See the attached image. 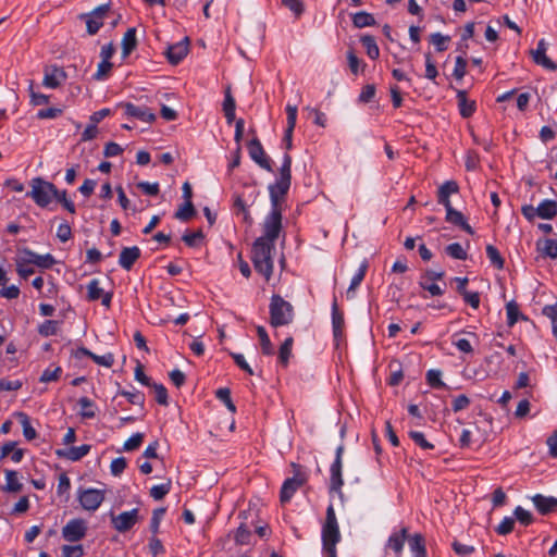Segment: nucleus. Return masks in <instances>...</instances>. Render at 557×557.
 Wrapping results in <instances>:
<instances>
[{
	"mask_svg": "<svg viewBox=\"0 0 557 557\" xmlns=\"http://www.w3.org/2000/svg\"><path fill=\"white\" fill-rule=\"evenodd\" d=\"M292 185V157L286 152L283 156L278 177L268 186L271 210L264 219L262 228L265 243H275L282 231V214L285 209L286 197Z\"/></svg>",
	"mask_w": 557,
	"mask_h": 557,
	"instance_id": "f257e3e1",
	"label": "nucleus"
},
{
	"mask_svg": "<svg viewBox=\"0 0 557 557\" xmlns=\"http://www.w3.org/2000/svg\"><path fill=\"white\" fill-rule=\"evenodd\" d=\"M322 553L324 557H337V544L342 541L339 524L332 504L326 508L321 529Z\"/></svg>",
	"mask_w": 557,
	"mask_h": 557,
	"instance_id": "f03ea898",
	"label": "nucleus"
},
{
	"mask_svg": "<svg viewBox=\"0 0 557 557\" xmlns=\"http://www.w3.org/2000/svg\"><path fill=\"white\" fill-rule=\"evenodd\" d=\"M273 250L274 244L265 243L263 239H256L252 246L251 260L253 267L258 273L265 277L267 281L270 280L273 273Z\"/></svg>",
	"mask_w": 557,
	"mask_h": 557,
	"instance_id": "7ed1b4c3",
	"label": "nucleus"
},
{
	"mask_svg": "<svg viewBox=\"0 0 557 557\" xmlns=\"http://www.w3.org/2000/svg\"><path fill=\"white\" fill-rule=\"evenodd\" d=\"M269 312V322L273 327L288 325L294 320V307L290 302L276 294L272 295L271 297Z\"/></svg>",
	"mask_w": 557,
	"mask_h": 557,
	"instance_id": "20e7f679",
	"label": "nucleus"
},
{
	"mask_svg": "<svg viewBox=\"0 0 557 557\" xmlns=\"http://www.w3.org/2000/svg\"><path fill=\"white\" fill-rule=\"evenodd\" d=\"M30 187L32 189L26 193V196L30 197L40 208H46L52 200V193H57L55 185L41 177H34L30 181Z\"/></svg>",
	"mask_w": 557,
	"mask_h": 557,
	"instance_id": "39448f33",
	"label": "nucleus"
},
{
	"mask_svg": "<svg viewBox=\"0 0 557 557\" xmlns=\"http://www.w3.org/2000/svg\"><path fill=\"white\" fill-rule=\"evenodd\" d=\"M292 467L294 468V476L286 479L280 491L282 504L288 503L297 490L307 482V476L301 472L300 467L296 463H292Z\"/></svg>",
	"mask_w": 557,
	"mask_h": 557,
	"instance_id": "423d86ee",
	"label": "nucleus"
},
{
	"mask_svg": "<svg viewBox=\"0 0 557 557\" xmlns=\"http://www.w3.org/2000/svg\"><path fill=\"white\" fill-rule=\"evenodd\" d=\"M110 8V3L101 4L95 8L91 12L81 15V18L86 22L87 33L89 35H96L99 32Z\"/></svg>",
	"mask_w": 557,
	"mask_h": 557,
	"instance_id": "0eeeda50",
	"label": "nucleus"
},
{
	"mask_svg": "<svg viewBox=\"0 0 557 557\" xmlns=\"http://www.w3.org/2000/svg\"><path fill=\"white\" fill-rule=\"evenodd\" d=\"M77 498L81 506L88 511L97 510L104 500V492L97 488H79Z\"/></svg>",
	"mask_w": 557,
	"mask_h": 557,
	"instance_id": "6e6552de",
	"label": "nucleus"
},
{
	"mask_svg": "<svg viewBox=\"0 0 557 557\" xmlns=\"http://www.w3.org/2000/svg\"><path fill=\"white\" fill-rule=\"evenodd\" d=\"M343 454H344V445L341 444L336 448L335 460L333 461V463L331 465V468H330V473H331L330 491L337 492L339 494H342L341 490H342V486L344 485V480H343V475H342Z\"/></svg>",
	"mask_w": 557,
	"mask_h": 557,
	"instance_id": "1a4fd4ad",
	"label": "nucleus"
},
{
	"mask_svg": "<svg viewBox=\"0 0 557 557\" xmlns=\"http://www.w3.org/2000/svg\"><path fill=\"white\" fill-rule=\"evenodd\" d=\"M248 152L250 158L263 170L268 172H273L272 161L265 154V151L260 143V140L255 137L248 143Z\"/></svg>",
	"mask_w": 557,
	"mask_h": 557,
	"instance_id": "9d476101",
	"label": "nucleus"
},
{
	"mask_svg": "<svg viewBox=\"0 0 557 557\" xmlns=\"http://www.w3.org/2000/svg\"><path fill=\"white\" fill-rule=\"evenodd\" d=\"M87 523L84 519H72L62 529V536L67 542H78L85 537Z\"/></svg>",
	"mask_w": 557,
	"mask_h": 557,
	"instance_id": "9b49d317",
	"label": "nucleus"
},
{
	"mask_svg": "<svg viewBox=\"0 0 557 557\" xmlns=\"http://www.w3.org/2000/svg\"><path fill=\"white\" fill-rule=\"evenodd\" d=\"M138 512L139 510L134 508L129 511L121 512L117 516L112 513L111 521L113 528L121 533L129 531L138 521Z\"/></svg>",
	"mask_w": 557,
	"mask_h": 557,
	"instance_id": "f8f14e48",
	"label": "nucleus"
},
{
	"mask_svg": "<svg viewBox=\"0 0 557 557\" xmlns=\"http://www.w3.org/2000/svg\"><path fill=\"white\" fill-rule=\"evenodd\" d=\"M188 51H189V39H188V37H185L180 42L170 45L166 48L165 55H166L168 61L172 65H176L187 55Z\"/></svg>",
	"mask_w": 557,
	"mask_h": 557,
	"instance_id": "ddd939ff",
	"label": "nucleus"
},
{
	"mask_svg": "<svg viewBox=\"0 0 557 557\" xmlns=\"http://www.w3.org/2000/svg\"><path fill=\"white\" fill-rule=\"evenodd\" d=\"M547 45L544 39L537 42L535 50H531L533 61L549 71H557V64L546 55Z\"/></svg>",
	"mask_w": 557,
	"mask_h": 557,
	"instance_id": "4468645a",
	"label": "nucleus"
},
{
	"mask_svg": "<svg viewBox=\"0 0 557 557\" xmlns=\"http://www.w3.org/2000/svg\"><path fill=\"white\" fill-rule=\"evenodd\" d=\"M121 106L124 108L125 114L127 116L135 117L147 123H151L156 120V114L152 113L147 107H138L131 102H126Z\"/></svg>",
	"mask_w": 557,
	"mask_h": 557,
	"instance_id": "2eb2a0df",
	"label": "nucleus"
},
{
	"mask_svg": "<svg viewBox=\"0 0 557 557\" xmlns=\"http://www.w3.org/2000/svg\"><path fill=\"white\" fill-rule=\"evenodd\" d=\"M536 510L545 516L554 512L557 509V498L553 496H545L542 494H535L531 497Z\"/></svg>",
	"mask_w": 557,
	"mask_h": 557,
	"instance_id": "dca6fc26",
	"label": "nucleus"
},
{
	"mask_svg": "<svg viewBox=\"0 0 557 557\" xmlns=\"http://www.w3.org/2000/svg\"><path fill=\"white\" fill-rule=\"evenodd\" d=\"M141 251L137 246L124 247L119 257V264L126 271H129L134 263L140 258Z\"/></svg>",
	"mask_w": 557,
	"mask_h": 557,
	"instance_id": "f3484780",
	"label": "nucleus"
},
{
	"mask_svg": "<svg viewBox=\"0 0 557 557\" xmlns=\"http://www.w3.org/2000/svg\"><path fill=\"white\" fill-rule=\"evenodd\" d=\"M91 449V446L88 444H83L81 446H73L67 449H57L55 455L59 458H64L71 461H78L83 457H85Z\"/></svg>",
	"mask_w": 557,
	"mask_h": 557,
	"instance_id": "a211bd4d",
	"label": "nucleus"
},
{
	"mask_svg": "<svg viewBox=\"0 0 557 557\" xmlns=\"http://www.w3.org/2000/svg\"><path fill=\"white\" fill-rule=\"evenodd\" d=\"M408 537V528L403 527L398 532H393L386 543V547L394 550L399 557L403 553L405 542Z\"/></svg>",
	"mask_w": 557,
	"mask_h": 557,
	"instance_id": "6ab92c4d",
	"label": "nucleus"
},
{
	"mask_svg": "<svg viewBox=\"0 0 557 557\" xmlns=\"http://www.w3.org/2000/svg\"><path fill=\"white\" fill-rule=\"evenodd\" d=\"M456 98L460 115L465 119L472 116L476 110L475 101L468 99L467 91L461 89L457 90Z\"/></svg>",
	"mask_w": 557,
	"mask_h": 557,
	"instance_id": "aec40b11",
	"label": "nucleus"
},
{
	"mask_svg": "<svg viewBox=\"0 0 557 557\" xmlns=\"http://www.w3.org/2000/svg\"><path fill=\"white\" fill-rule=\"evenodd\" d=\"M66 79V73L63 69L52 67L50 71L45 72L42 85L47 88H57L63 81Z\"/></svg>",
	"mask_w": 557,
	"mask_h": 557,
	"instance_id": "412c9836",
	"label": "nucleus"
},
{
	"mask_svg": "<svg viewBox=\"0 0 557 557\" xmlns=\"http://www.w3.org/2000/svg\"><path fill=\"white\" fill-rule=\"evenodd\" d=\"M459 191V186L455 181H446L443 185L440 186L437 191V202L443 205L444 207H448L450 205V195L457 194Z\"/></svg>",
	"mask_w": 557,
	"mask_h": 557,
	"instance_id": "4be33fe9",
	"label": "nucleus"
},
{
	"mask_svg": "<svg viewBox=\"0 0 557 557\" xmlns=\"http://www.w3.org/2000/svg\"><path fill=\"white\" fill-rule=\"evenodd\" d=\"M23 253L25 256L30 257V259H27V261H32L33 264H35L41 269H50L55 263L53 256L50 253L38 255L28 248L23 249Z\"/></svg>",
	"mask_w": 557,
	"mask_h": 557,
	"instance_id": "5701e85b",
	"label": "nucleus"
},
{
	"mask_svg": "<svg viewBox=\"0 0 557 557\" xmlns=\"http://www.w3.org/2000/svg\"><path fill=\"white\" fill-rule=\"evenodd\" d=\"M223 112L228 125L235 121L236 102L232 95L231 86H227L224 91Z\"/></svg>",
	"mask_w": 557,
	"mask_h": 557,
	"instance_id": "b1692460",
	"label": "nucleus"
},
{
	"mask_svg": "<svg viewBox=\"0 0 557 557\" xmlns=\"http://www.w3.org/2000/svg\"><path fill=\"white\" fill-rule=\"evenodd\" d=\"M409 547L414 557H425L426 546L425 539L421 533H414L407 537Z\"/></svg>",
	"mask_w": 557,
	"mask_h": 557,
	"instance_id": "393cba45",
	"label": "nucleus"
},
{
	"mask_svg": "<svg viewBox=\"0 0 557 557\" xmlns=\"http://www.w3.org/2000/svg\"><path fill=\"white\" fill-rule=\"evenodd\" d=\"M345 321H344V314L339 311L337 300L334 298L332 304V326H333V334L335 338H338L343 334V327H344Z\"/></svg>",
	"mask_w": 557,
	"mask_h": 557,
	"instance_id": "a878e982",
	"label": "nucleus"
},
{
	"mask_svg": "<svg viewBox=\"0 0 557 557\" xmlns=\"http://www.w3.org/2000/svg\"><path fill=\"white\" fill-rule=\"evenodd\" d=\"M537 216L550 220L557 214V202L555 200L546 199L543 200L539 207H536Z\"/></svg>",
	"mask_w": 557,
	"mask_h": 557,
	"instance_id": "bb28decb",
	"label": "nucleus"
},
{
	"mask_svg": "<svg viewBox=\"0 0 557 557\" xmlns=\"http://www.w3.org/2000/svg\"><path fill=\"white\" fill-rule=\"evenodd\" d=\"M137 47L136 28H128L122 38V53L124 57L131 54V52Z\"/></svg>",
	"mask_w": 557,
	"mask_h": 557,
	"instance_id": "cd10ccee",
	"label": "nucleus"
},
{
	"mask_svg": "<svg viewBox=\"0 0 557 557\" xmlns=\"http://www.w3.org/2000/svg\"><path fill=\"white\" fill-rule=\"evenodd\" d=\"M506 313H507V325L512 327L519 319L528 320L525 315H523L519 310V305L511 300L506 305Z\"/></svg>",
	"mask_w": 557,
	"mask_h": 557,
	"instance_id": "c85d7f7f",
	"label": "nucleus"
},
{
	"mask_svg": "<svg viewBox=\"0 0 557 557\" xmlns=\"http://www.w3.org/2000/svg\"><path fill=\"white\" fill-rule=\"evenodd\" d=\"M16 417L23 428V435L27 441H33L37 437L36 430L32 426L29 417L25 412H16Z\"/></svg>",
	"mask_w": 557,
	"mask_h": 557,
	"instance_id": "c756f323",
	"label": "nucleus"
},
{
	"mask_svg": "<svg viewBox=\"0 0 557 557\" xmlns=\"http://www.w3.org/2000/svg\"><path fill=\"white\" fill-rule=\"evenodd\" d=\"M375 23L374 16L366 11H360L352 15V24L357 28L373 26Z\"/></svg>",
	"mask_w": 557,
	"mask_h": 557,
	"instance_id": "7c9ffc66",
	"label": "nucleus"
},
{
	"mask_svg": "<svg viewBox=\"0 0 557 557\" xmlns=\"http://www.w3.org/2000/svg\"><path fill=\"white\" fill-rule=\"evenodd\" d=\"M360 41L366 48L368 57L372 60H376L380 55V49L376 45L375 38L371 35H363Z\"/></svg>",
	"mask_w": 557,
	"mask_h": 557,
	"instance_id": "2f4dec72",
	"label": "nucleus"
},
{
	"mask_svg": "<svg viewBox=\"0 0 557 557\" xmlns=\"http://www.w3.org/2000/svg\"><path fill=\"white\" fill-rule=\"evenodd\" d=\"M257 335L260 341V346L263 355L271 356L274 354V347L270 341V337L265 329L261 325L257 326Z\"/></svg>",
	"mask_w": 557,
	"mask_h": 557,
	"instance_id": "473e14b6",
	"label": "nucleus"
},
{
	"mask_svg": "<svg viewBox=\"0 0 557 557\" xmlns=\"http://www.w3.org/2000/svg\"><path fill=\"white\" fill-rule=\"evenodd\" d=\"M5 480L7 484L3 487L4 491L10 493H17L22 491V483H20L17 478V472L14 470H5Z\"/></svg>",
	"mask_w": 557,
	"mask_h": 557,
	"instance_id": "72a5a7b5",
	"label": "nucleus"
},
{
	"mask_svg": "<svg viewBox=\"0 0 557 557\" xmlns=\"http://www.w3.org/2000/svg\"><path fill=\"white\" fill-rule=\"evenodd\" d=\"M196 214L195 207L191 201H185L174 213V218L181 221H189Z\"/></svg>",
	"mask_w": 557,
	"mask_h": 557,
	"instance_id": "f704fd0d",
	"label": "nucleus"
},
{
	"mask_svg": "<svg viewBox=\"0 0 557 557\" xmlns=\"http://www.w3.org/2000/svg\"><path fill=\"white\" fill-rule=\"evenodd\" d=\"M486 256L494 268H496L497 270H502L504 268L505 260L495 246H486Z\"/></svg>",
	"mask_w": 557,
	"mask_h": 557,
	"instance_id": "c9c22d12",
	"label": "nucleus"
},
{
	"mask_svg": "<svg viewBox=\"0 0 557 557\" xmlns=\"http://www.w3.org/2000/svg\"><path fill=\"white\" fill-rule=\"evenodd\" d=\"M294 339L293 337H287L283 342L278 350V361L286 367L288 364L289 358L292 356Z\"/></svg>",
	"mask_w": 557,
	"mask_h": 557,
	"instance_id": "e433bc0d",
	"label": "nucleus"
},
{
	"mask_svg": "<svg viewBox=\"0 0 557 557\" xmlns=\"http://www.w3.org/2000/svg\"><path fill=\"white\" fill-rule=\"evenodd\" d=\"M59 321L46 320L38 326V333L44 337L53 336L59 332Z\"/></svg>",
	"mask_w": 557,
	"mask_h": 557,
	"instance_id": "4c0bfd02",
	"label": "nucleus"
},
{
	"mask_svg": "<svg viewBox=\"0 0 557 557\" xmlns=\"http://www.w3.org/2000/svg\"><path fill=\"white\" fill-rule=\"evenodd\" d=\"M119 395L125 397L129 404L139 406L141 409H144L145 395L141 392H129L126 389H121L119 391Z\"/></svg>",
	"mask_w": 557,
	"mask_h": 557,
	"instance_id": "58836bf2",
	"label": "nucleus"
},
{
	"mask_svg": "<svg viewBox=\"0 0 557 557\" xmlns=\"http://www.w3.org/2000/svg\"><path fill=\"white\" fill-rule=\"evenodd\" d=\"M368 270V264L366 262L361 263L358 271L355 273V275L351 278L350 285L347 289V295L349 296L351 293L355 292V289L361 284L363 281L366 273Z\"/></svg>",
	"mask_w": 557,
	"mask_h": 557,
	"instance_id": "ea45409f",
	"label": "nucleus"
},
{
	"mask_svg": "<svg viewBox=\"0 0 557 557\" xmlns=\"http://www.w3.org/2000/svg\"><path fill=\"white\" fill-rule=\"evenodd\" d=\"M78 405L81 406L82 410L79 414L85 419H92L96 416V412L94 410L95 403L89 399L88 397H82L78 399Z\"/></svg>",
	"mask_w": 557,
	"mask_h": 557,
	"instance_id": "a19ab883",
	"label": "nucleus"
},
{
	"mask_svg": "<svg viewBox=\"0 0 557 557\" xmlns=\"http://www.w3.org/2000/svg\"><path fill=\"white\" fill-rule=\"evenodd\" d=\"M32 261H27L24 257H17L16 259V272L22 278H27L34 273V269L30 267Z\"/></svg>",
	"mask_w": 557,
	"mask_h": 557,
	"instance_id": "79ce46f5",
	"label": "nucleus"
},
{
	"mask_svg": "<svg viewBox=\"0 0 557 557\" xmlns=\"http://www.w3.org/2000/svg\"><path fill=\"white\" fill-rule=\"evenodd\" d=\"M171 487H172L171 480H168V482L159 484V485H153L150 488V496L154 500H161L166 494L170 493Z\"/></svg>",
	"mask_w": 557,
	"mask_h": 557,
	"instance_id": "37998d69",
	"label": "nucleus"
},
{
	"mask_svg": "<svg viewBox=\"0 0 557 557\" xmlns=\"http://www.w3.org/2000/svg\"><path fill=\"white\" fill-rule=\"evenodd\" d=\"M445 209H446L445 220L448 223L457 225V226H460L461 224H463V222L466 221L463 214L460 211L454 209L451 203L448 205V207H445Z\"/></svg>",
	"mask_w": 557,
	"mask_h": 557,
	"instance_id": "c03bdc74",
	"label": "nucleus"
},
{
	"mask_svg": "<svg viewBox=\"0 0 557 557\" xmlns=\"http://www.w3.org/2000/svg\"><path fill=\"white\" fill-rule=\"evenodd\" d=\"M104 294L103 289L99 286L97 278L91 280L87 285V299L96 301Z\"/></svg>",
	"mask_w": 557,
	"mask_h": 557,
	"instance_id": "a18cd8bd",
	"label": "nucleus"
},
{
	"mask_svg": "<svg viewBox=\"0 0 557 557\" xmlns=\"http://www.w3.org/2000/svg\"><path fill=\"white\" fill-rule=\"evenodd\" d=\"M215 396L218 399H220L222 403H224V405L231 412L234 413L236 411V406L234 405V403L232 400L230 388H227V387L219 388L215 392Z\"/></svg>",
	"mask_w": 557,
	"mask_h": 557,
	"instance_id": "49530a36",
	"label": "nucleus"
},
{
	"mask_svg": "<svg viewBox=\"0 0 557 557\" xmlns=\"http://www.w3.org/2000/svg\"><path fill=\"white\" fill-rule=\"evenodd\" d=\"M205 234L201 230H197L195 232H187L182 236V240L188 247H197L199 245V242H201Z\"/></svg>",
	"mask_w": 557,
	"mask_h": 557,
	"instance_id": "de8ad7c7",
	"label": "nucleus"
},
{
	"mask_svg": "<svg viewBox=\"0 0 557 557\" xmlns=\"http://www.w3.org/2000/svg\"><path fill=\"white\" fill-rule=\"evenodd\" d=\"M446 253L457 260H466L468 255L459 243H453L446 246Z\"/></svg>",
	"mask_w": 557,
	"mask_h": 557,
	"instance_id": "09e8293b",
	"label": "nucleus"
},
{
	"mask_svg": "<svg viewBox=\"0 0 557 557\" xmlns=\"http://www.w3.org/2000/svg\"><path fill=\"white\" fill-rule=\"evenodd\" d=\"M53 197L57 201H59L70 213H75V205L72 200L67 198L66 190H59L57 188V193H52Z\"/></svg>",
	"mask_w": 557,
	"mask_h": 557,
	"instance_id": "8fccbe9b",
	"label": "nucleus"
},
{
	"mask_svg": "<svg viewBox=\"0 0 557 557\" xmlns=\"http://www.w3.org/2000/svg\"><path fill=\"white\" fill-rule=\"evenodd\" d=\"M515 518L524 527H528L534 522L532 513L521 506H518L513 510Z\"/></svg>",
	"mask_w": 557,
	"mask_h": 557,
	"instance_id": "3c124183",
	"label": "nucleus"
},
{
	"mask_svg": "<svg viewBox=\"0 0 557 557\" xmlns=\"http://www.w3.org/2000/svg\"><path fill=\"white\" fill-rule=\"evenodd\" d=\"M449 40V36H444L441 33H434L430 36V41L435 46V49L438 52L447 50V42Z\"/></svg>",
	"mask_w": 557,
	"mask_h": 557,
	"instance_id": "603ef678",
	"label": "nucleus"
},
{
	"mask_svg": "<svg viewBox=\"0 0 557 557\" xmlns=\"http://www.w3.org/2000/svg\"><path fill=\"white\" fill-rule=\"evenodd\" d=\"M442 372L440 370H429L426 372V382L433 388H443L445 383L441 380Z\"/></svg>",
	"mask_w": 557,
	"mask_h": 557,
	"instance_id": "864d4df0",
	"label": "nucleus"
},
{
	"mask_svg": "<svg viewBox=\"0 0 557 557\" xmlns=\"http://www.w3.org/2000/svg\"><path fill=\"white\" fill-rule=\"evenodd\" d=\"M250 530L245 524H240L235 533V542L239 545H248L250 543Z\"/></svg>",
	"mask_w": 557,
	"mask_h": 557,
	"instance_id": "5fc2aeb1",
	"label": "nucleus"
},
{
	"mask_svg": "<svg viewBox=\"0 0 557 557\" xmlns=\"http://www.w3.org/2000/svg\"><path fill=\"white\" fill-rule=\"evenodd\" d=\"M144 437V433H134L128 440L125 441L123 449L125 451H133L137 449L141 445Z\"/></svg>",
	"mask_w": 557,
	"mask_h": 557,
	"instance_id": "6e6d98bb",
	"label": "nucleus"
},
{
	"mask_svg": "<svg viewBox=\"0 0 557 557\" xmlns=\"http://www.w3.org/2000/svg\"><path fill=\"white\" fill-rule=\"evenodd\" d=\"M466 74H467V60L462 55H459L456 58L453 76L456 79L460 81L466 76Z\"/></svg>",
	"mask_w": 557,
	"mask_h": 557,
	"instance_id": "4d7b16f0",
	"label": "nucleus"
},
{
	"mask_svg": "<svg viewBox=\"0 0 557 557\" xmlns=\"http://www.w3.org/2000/svg\"><path fill=\"white\" fill-rule=\"evenodd\" d=\"M419 285L422 289L429 292L432 296H441L444 294V289L432 281L420 278Z\"/></svg>",
	"mask_w": 557,
	"mask_h": 557,
	"instance_id": "13d9d810",
	"label": "nucleus"
},
{
	"mask_svg": "<svg viewBox=\"0 0 557 557\" xmlns=\"http://www.w3.org/2000/svg\"><path fill=\"white\" fill-rule=\"evenodd\" d=\"M409 437L422 449H433L434 445L426 441L424 434L419 431H410Z\"/></svg>",
	"mask_w": 557,
	"mask_h": 557,
	"instance_id": "bf43d9fd",
	"label": "nucleus"
},
{
	"mask_svg": "<svg viewBox=\"0 0 557 557\" xmlns=\"http://www.w3.org/2000/svg\"><path fill=\"white\" fill-rule=\"evenodd\" d=\"M515 528V519L511 517H505L495 529L496 533L499 535H507L513 531Z\"/></svg>",
	"mask_w": 557,
	"mask_h": 557,
	"instance_id": "052dcab7",
	"label": "nucleus"
},
{
	"mask_svg": "<svg viewBox=\"0 0 557 557\" xmlns=\"http://www.w3.org/2000/svg\"><path fill=\"white\" fill-rule=\"evenodd\" d=\"M425 58V77L432 82H435V78L438 75L437 69L432 61V55L430 52L424 54Z\"/></svg>",
	"mask_w": 557,
	"mask_h": 557,
	"instance_id": "680f3d73",
	"label": "nucleus"
},
{
	"mask_svg": "<svg viewBox=\"0 0 557 557\" xmlns=\"http://www.w3.org/2000/svg\"><path fill=\"white\" fill-rule=\"evenodd\" d=\"M375 92H376V88H375L374 84L366 85L359 95V98H358L359 102L369 103L375 97Z\"/></svg>",
	"mask_w": 557,
	"mask_h": 557,
	"instance_id": "e2e57ef3",
	"label": "nucleus"
},
{
	"mask_svg": "<svg viewBox=\"0 0 557 557\" xmlns=\"http://www.w3.org/2000/svg\"><path fill=\"white\" fill-rule=\"evenodd\" d=\"M61 373H62V369L60 367H55L54 369H46L41 373L39 381L42 383L58 381Z\"/></svg>",
	"mask_w": 557,
	"mask_h": 557,
	"instance_id": "0e129e2a",
	"label": "nucleus"
},
{
	"mask_svg": "<svg viewBox=\"0 0 557 557\" xmlns=\"http://www.w3.org/2000/svg\"><path fill=\"white\" fill-rule=\"evenodd\" d=\"M151 386L154 388L156 400L162 406H168V391L163 384L152 383Z\"/></svg>",
	"mask_w": 557,
	"mask_h": 557,
	"instance_id": "69168bd1",
	"label": "nucleus"
},
{
	"mask_svg": "<svg viewBox=\"0 0 557 557\" xmlns=\"http://www.w3.org/2000/svg\"><path fill=\"white\" fill-rule=\"evenodd\" d=\"M136 186L144 194L149 196H157L160 193L159 183L139 182Z\"/></svg>",
	"mask_w": 557,
	"mask_h": 557,
	"instance_id": "338daca9",
	"label": "nucleus"
},
{
	"mask_svg": "<svg viewBox=\"0 0 557 557\" xmlns=\"http://www.w3.org/2000/svg\"><path fill=\"white\" fill-rule=\"evenodd\" d=\"M542 251L547 257L553 259L557 258V240L550 238L545 239Z\"/></svg>",
	"mask_w": 557,
	"mask_h": 557,
	"instance_id": "774afa93",
	"label": "nucleus"
}]
</instances>
